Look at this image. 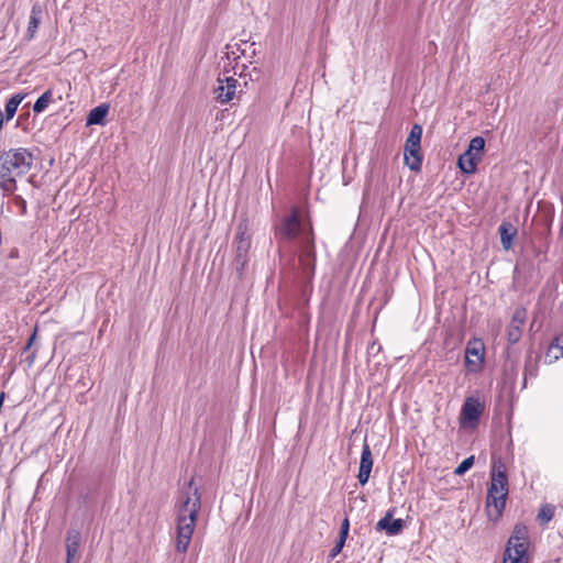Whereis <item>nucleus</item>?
<instances>
[{"instance_id":"f257e3e1","label":"nucleus","mask_w":563,"mask_h":563,"mask_svg":"<svg viewBox=\"0 0 563 563\" xmlns=\"http://www.w3.org/2000/svg\"><path fill=\"white\" fill-rule=\"evenodd\" d=\"M508 496L507 468L500 457H493L490 467V484L487 489L485 510L488 519L497 522L505 510Z\"/></svg>"},{"instance_id":"f03ea898","label":"nucleus","mask_w":563,"mask_h":563,"mask_svg":"<svg viewBox=\"0 0 563 563\" xmlns=\"http://www.w3.org/2000/svg\"><path fill=\"white\" fill-rule=\"evenodd\" d=\"M33 155L24 147L11 148L0 154V188L12 192L16 189V177L25 175L32 167Z\"/></svg>"},{"instance_id":"7ed1b4c3","label":"nucleus","mask_w":563,"mask_h":563,"mask_svg":"<svg viewBox=\"0 0 563 563\" xmlns=\"http://www.w3.org/2000/svg\"><path fill=\"white\" fill-rule=\"evenodd\" d=\"M200 506L201 496L197 487L191 494L188 492L180 501L179 514L177 516L176 537V550L180 553H185L188 550L195 531Z\"/></svg>"},{"instance_id":"20e7f679","label":"nucleus","mask_w":563,"mask_h":563,"mask_svg":"<svg viewBox=\"0 0 563 563\" xmlns=\"http://www.w3.org/2000/svg\"><path fill=\"white\" fill-rule=\"evenodd\" d=\"M529 531L523 523H517L507 541L503 563H530Z\"/></svg>"},{"instance_id":"39448f33","label":"nucleus","mask_w":563,"mask_h":563,"mask_svg":"<svg viewBox=\"0 0 563 563\" xmlns=\"http://www.w3.org/2000/svg\"><path fill=\"white\" fill-rule=\"evenodd\" d=\"M251 244L252 236L250 234L249 219L243 218L236 225V232L233 241L234 258L232 265L239 278L242 277L244 269L249 264V252Z\"/></svg>"},{"instance_id":"423d86ee","label":"nucleus","mask_w":563,"mask_h":563,"mask_svg":"<svg viewBox=\"0 0 563 563\" xmlns=\"http://www.w3.org/2000/svg\"><path fill=\"white\" fill-rule=\"evenodd\" d=\"M422 126L413 124L406 140L404 147L405 165L412 172H420L422 167L423 155L421 153Z\"/></svg>"},{"instance_id":"0eeeda50","label":"nucleus","mask_w":563,"mask_h":563,"mask_svg":"<svg viewBox=\"0 0 563 563\" xmlns=\"http://www.w3.org/2000/svg\"><path fill=\"white\" fill-rule=\"evenodd\" d=\"M302 224L300 220V212L298 207H292L288 216H285L278 224L274 228V236L278 243H286L295 240L300 231Z\"/></svg>"},{"instance_id":"6e6552de","label":"nucleus","mask_w":563,"mask_h":563,"mask_svg":"<svg viewBox=\"0 0 563 563\" xmlns=\"http://www.w3.org/2000/svg\"><path fill=\"white\" fill-rule=\"evenodd\" d=\"M485 409L484 404L475 397H467L462 406L460 413L461 424L475 428Z\"/></svg>"},{"instance_id":"1a4fd4ad","label":"nucleus","mask_w":563,"mask_h":563,"mask_svg":"<svg viewBox=\"0 0 563 563\" xmlns=\"http://www.w3.org/2000/svg\"><path fill=\"white\" fill-rule=\"evenodd\" d=\"M233 76H227L230 73L229 69H224V76L218 77V87L216 88V99L221 104H227L230 102L236 92V87L239 85L238 79L234 78L236 75L235 67H232Z\"/></svg>"},{"instance_id":"9d476101","label":"nucleus","mask_w":563,"mask_h":563,"mask_svg":"<svg viewBox=\"0 0 563 563\" xmlns=\"http://www.w3.org/2000/svg\"><path fill=\"white\" fill-rule=\"evenodd\" d=\"M316 257L314 238L310 233L302 239V253L299 256L300 265L306 273L314 274Z\"/></svg>"},{"instance_id":"9b49d317","label":"nucleus","mask_w":563,"mask_h":563,"mask_svg":"<svg viewBox=\"0 0 563 563\" xmlns=\"http://www.w3.org/2000/svg\"><path fill=\"white\" fill-rule=\"evenodd\" d=\"M484 343L479 339H474L467 342L465 349V364L470 371L475 372L481 368L484 362Z\"/></svg>"},{"instance_id":"f8f14e48","label":"nucleus","mask_w":563,"mask_h":563,"mask_svg":"<svg viewBox=\"0 0 563 563\" xmlns=\"http://www.w3.org/2000/svg\"><path fill=\"white\" fill-rule=\"evenodd\" d=\"M373 468V456L372 451L367 442H364L361 453L357 479L358 483L364 486L368 483L371 472Z\"/></svg>"},{"instance_id":"ddd939ff","label":"nucleus","mask_w":563,"mask_h":563,"mask_svg":"<svg viewBox=\"0 0 563 563\" xmlns=\"http://www.w3.org/2000/svg\"><path fill=\"white\" fill-rule=\"evenodd\" d=\"M376 531H385L388 536H397L404 529L402 519H394L393 512L389 510L378 520L375 527Z\"/></svg>"},{"instance_id":"4468645a","label":"nucleus","mask_w":563,"mask_h":563,"mask_svg":"<svg viewBox=\"0 0 563 563\" xmlns=\"http://www.w3.org/2000/svg\"><path fill=\"white\" fill-rule=\"evenodd\" d=\"M80 533L77 530H69L66 538V563H71L78 554L80 547Z\"/></svg>"},{"instance_id":"2eb2a0df","label":"nucleus","mask_w":563,"mask_h":563,"mask_svg":"<svg viewBox=\"0 0 563 563\" xmlns=\"http://www.w3.org/2000/svg\"><path fill=\"white\" fill-rule=\"evenodd\" d=\"M109 109L110 107L107 103L92 108L87 115L86 125H106Z\"/></svg>"},{"instance_id":"dca6fc26","label":"nucleus","mask_w":563,"mask_h":563,"mask_svg":"<svg viewBox=\"0 0 563 563\" xmlns=\"http://www.w3.org/2000/svg\"><path fill=\"white\" fill-rule=\"evenodd\" d=\"M540 354L532 355V352H529L525 362V368H523V382H522V388L527 387V380L528 378H534L538 375V363L540 360Z\"/></svg>"},{"instance_id":"f3484780","label":"nucleus","mask_w":563,"mask_h":563,"mask_svg":"<svg viewBox=\"0 0 563 563\" xmlns=\"http://www.w3.org/2000/svg\"><path fill=\"white\" fill-rule=\"evenodd\" d=\"M498 232L503 247L505 250H509L512 245L514 238L517 234L516 228L509 222H503L498 228Z\"/></svg>"},{"instance_id":"a211bd4d","label":"nucleus","mask_w":563,"mask_h":563,"mask_svg":"<svg viewBox=\"0 0 563 563\" xmlns=\"http://www.w3.org/2000/svg\"><path fill=\"white\" fill-rule=\"evenodd\" d=\"M478 162L477 157L464 152L457 158V167L462 173L471 175L477 170Z\"/></svg>"},{"instance_id":"6ab92c4d","label":"nucleus","mask_w":563,"mask_h":563,"mask_svg":"<svg viewBox=\"0 0 563 563\" xmlns=\"http://www.w3.org/2000/svg\"><path fill=\"white\" fill-rule=\"evenodd\" d=\"M42 8L40 4H34L31 10L29 25H27V34L30 38H33L38 25L41 23L42 18Z\"/></svg>"},{"instance_id":"aec40b11","label":"nucleus","mask_w":563,"mask_h":563,"mask_svg":"<svg viewBox=\"0 0 563 563\" xmlns=\"http://www.w3.org/2000/svg\"><path fill=\"white\" fill-rule=\"evenodd\" d=\"M24 98L25 93H15L7 101L3 112L5 121H10L15 115L16 110Z\"/></svg>"},{"instance_id":"412c9836","label":"nucleus","mask_w":563,"mask_h":563,"mask_svg":"<svg viewBox=\"0 0 563 563\" xmlns=\"http://www.w3.org/2000/svg\"><path fill=\"white\" fill-rule=\"evenodd\" d=\"M484 150L485 139L483 136H475L470 141L465 152L473 155L474 157H477V159L481 162Z\"/></svg>"},{"instance_id":"4be33fe9","label":"nucleus","mask_w":563,"mask_h":563,"mask_svg":"<svg viewBox=\"0 0 563 563\" xmlns=\"http://www.w3.org/2000/svg\"><path fill=\"white\" fill-rule=\"evenodd\" d=\"M555 514V507L551 504H544L541 505L539 512L537 515V520L539 521L540 526L548 525Z\"/></svg>"},{"instance_id":"5701e85b","label":"nucleus","mask_w":563,"mask_h":563,"mask_svg":"<svg viewBox=\"0 0 563 563\" xmlns=\"http://www.w3.org/2000/svg\"><path fill=\"white\" fill-rule=\"evenodd\" d=\"M53 100V92L51 89L44 91L37 99L36 101L34 102L33 104V111L35 113H42L46 110V108L48 107V104L52 102Z\"/></svg>"},{"instance_id":"b1692460","label":"nucleus","mask_w":563,"mask_h":563,"mask_svg":"<svg viewBox=\"0 0 563 563\" xmlns=\"http://www.w3.org/2000/svg\"><path fill=\"white\" fill-rule=\"evenodd\" d=\"M527 318V310L523 307L517 308L511 317V321L509 325H518L519 328H522V325L526 322Z\"/></svg>"},{"instance_id":"393cba45","label":"nucleus","mask_w":563,"mask_h":563,"mask_svg":"<svg viewBox=\"0 0 563 563\" xmlns=\"http://www.w3.org/2000/svg\"><path fill=\"white\" fill-rule=\"evenodd\" d=\"M474 455L464 459L454 470V474L457 476L464 475L474 464Z\"/></svg>"},{"instance_id":"a878e982","label":"nucleus","mask_w":563,"mask_h":563,"mask_svg":"<svg viewBox=\"0 0 563 563\" xmlns=\"http://www.w3.org/2000/svg\"><path fill=\"white\" fill-rule=\"evenodd\" d=\"M522 335V330L518 325H509L507 330V340L510 344L519 342Z\"/></svg>"},{"instance_id":"bb28decb","label":"nucleus","mask_w":563,"mask_h":563,"mask_svg":"<svg viewBox=\"0 0 563 563\" xmlns=\"http://www.w3.org/2000/svg\"><path fill=\"white\" fill-rule=\"evenodd\" d=\"M553 349L559 350V354L554 355V360H559L563 357V333L561 335H556L549 345V352Z\"/></svg>"},{"instance_id":"cd10ccee","label":"nucleus","mask_w":563,"mask_h":563,"mask_svg":"<svg viewBox=\"0 0 563 563\" xmlns=\"http://www.w3.org/2000/svg\"><path fill=\"white\" fill-rule=\"evenodd\" d=\"M345 541L346 539H344L343 537H339L336 542H335V545L331 549L330 553H329V558L330 559H334L339 555V553L342 551L344 544H345Z\"/></svg>"},{"instance_id":"c85d7f7f","label":"nucleus","mask_w":563,"mask_h":563,"mask_svg":"<svg viewBox=\"0 0 563 563\" xmlns=\"http://www.w3.org/2000/svg\"><path fill=\"white\" fill-rule=\"evenodd\" d=\"M349 531H350V520H349L347 515H345L344 519L341 522L339 537H343L344 539H347Z\"/></svg>"},{"instance_id":"c756f323","label":"nucleus","mask_w":563,"mask_h":563,"mask_svg":"<svg viewBox=\"0 0 563 563\" xmlns=\"http://www.w3.org/2000/svg\"><path fill=\"white\" fill-rule=\"evenodd\" d=\"M382 350V346L377 344L375 341L371 342L367 346V355L368 356H375L377 353H379Z\"/></svg>"},{"instance_id":"7c9ffc66","label":"nucleus","mask_w":563,"mask_h":563,"mask_svg":"<svg viewBox=\"0 0 563 563\" xmlns=\"http://www.w3.org/2000/svg\"><path fill=\"white\" fill-rule=\"evenodd\" d=\"M35 336H36V329L33 331V333L31 334V336L29 338L24 349H23V352H26L27 350L31 349V346L33 345V342L35 340Z\"/></svg>"},{"instance_id":"2f4dec72","label":"nucleus","mask_w":563,"mask_h":563,"mask_svg":"<svg viewBox=\"0 0 563 563\" xmlns=\"http://www.w3.org/2000/svg\"><path fill=\"white\" fill-rule=\"evenodd\" d=\"M35 352H32L31 354H29L25 358V361L27 362V365L29 367H31L34 363V360H35Z\"/></svg>"},{"instance_id":"473e14b6","label":"nucleus","mask_w":563,"mask_h":563,"mask_svg":"<svg viewBox=\"0 0 563 563\" xmlns=\"http://www.w3.org/2000/svg\"><path fill=\"white\" fill-rule=\"evenodd\" d=\"M10 258H18L19 257V250L18 249H12L10 250L9 252V255H8Z\"/></svg>"},{"instance_id":"72a5a7b5","label":"nucleus","mask_w":563,"mask_h":563,"mask_svg":"<svg viewBox=\"0 0 563 563\" xmlns=\"http://www.w3.org/2000/svg\"><path fill=\"white\" fill-rule=\"evenodd\" d=\"M192 484H194V478H191V479L188 482V484H187V485H188V487H189V488H191Z\"/></svg>"},{"instance_id":"f704fd0d","label":"nucleus","mask_w":563,"mask_h":563,"mask_svg":"<svg viewBox=\"0 0 563 563\" xmlns=\"http://www.w3.org/2000/svg\"><path fill=\"white\" fill-rule=\"evenodd\" d=\"M541 254H542V252H541L540 250H538V251L536 252V256H541Z\"/></svg>"}]
</instances>
